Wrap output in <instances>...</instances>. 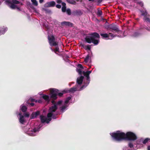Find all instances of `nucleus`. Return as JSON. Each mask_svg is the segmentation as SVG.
<instances>
[{"instance_id": "473e14b6", "label": "nucleus", "mask_w": 150, "mask_h": 150, "mask_svg": "<svg viewBox=\"0 0 150 150\" xmlns=\"http://www.w3.org/2000/svg\"><path fill=\"white\" fill-rule=\"evenodd\" d=\"M34 100V101H35L36 102H38V103H42V101L41 100Z\"/></svg>"}, {"instance_id": "c9c22d12", "label": "nucleus", "mask_w": 150, "mask_h": 150, "mask_svg": "<svg viewBox=\"0 0 150 150\" xmlns=\"http://www.w3.org/2000/svg\"><path fill=\"white\" fill-rule=\"evenodd\" d=\"M56 7L57 8H60L61 7V6L60 5L57 4L56 5Z\"/></svg>"}, {"instance_id": "f3484780", "label": "nucleus", "mask_w": 150, "mask_h": 150, "mask_svg": "<svg viewBox=\"0 0 150 150\" xmlns=\"http://www.w3.org/2000/svg\"><path fill=\"white\" fill-rule=\"evenodd\" d=\"M40 114L39 111H37L36 112H33L30 117L31 119H33L35 118Z\"/></svg>"}, {"instance_id": "ea45409f", "label": "nucleus", "mask_w": 150, "mask_h": 150, "mask_svg": "<svg viewBox=\"0 0 150 150\" xmlns=\"http://www.w3.org/2000/svg\"><path fill=\"white\" fill-rule=\"evenodd\" d=\"M102 0H98V2L99 3H100L102 1Z\"/></svg>"}, {"instance_id": "bb28decb", "label": "nucleus", "mask_w": 150, "mask_h": 150, "mask_svg": "<svg viewBox=\"0 0 150 150\" xmlns=\"http://www.w3.org/2000/svg\"><path fill=\"white\" fill-rule=\"evenodd\" d=\"M43 10L45 11L46 13H51V11L50 10L47 8H44L43 9Z\"/></svg>"}, {"instance_id": "5701e85b", "label": "nucleus", "mask_w": 150, "mask_h": 150, "mask_svg": "<svg viewBox=\"0 0 150 150\" xmlns=\"http://www.w3.org/2000/svg\"><path fill=\"white\" fill-rule=\"evenodd\" d=\"M108 35H109L108 39L111 40L113 38L115 37V35H114L113 34L111 33H109Z\"/></svg>"}, {"instance_id": "79ce46f5", "label": "nucleus", "mask_w": 150, "mask_h": 150, "mask_svg": "<svg viewBox=\"0 0 150 150\" xmlns=\"http://www.w3.org/2000/svg\"><path fill=\"white\" fill-rule=\"evenodd\" d=\"M148 150H150V146H149L148 147Z\"/></svg>"}, {"instance_id": "ddd939ff", "label": "nucleus", "mask_w": 150, "mask_h": 150, "mask_svg": "<svg viewBox=\"0 0 150 150\" xmlns=\"http://www.w3.org/2000/svg\"><path fill=\"white\" fill-rule=\"evenodd\" d=\"M56 3L55 1H52L47 2L45 4V6L49 7H54L55 6Z\"/></svg>"}, {"instance_id": "393cba45", "label": "nucleus", "mask_w": 150, "mask_h": 150, "mask_svg": "<svg viewBox=\"0 0 150 150\" xmlns=\"http://www.w3.org/2000/svg\"><path fill=\"white\" fill-rule=\"evenodd\" d=\"M83 48L86 50H90L91 49V46L90 45H87L84 46L83 47Z\"/></svg>"}, {"instance_id": "9b49d317", "label": "nucleus", "mask_w": 150, "mask_h": 150, "mask_svg": "<svg viewBox=\"0 0 150 150\" xmlns=\"http://www.w3.org/2000/svg\"><path fill=\"white\" fill-rule=\"evenodd\" d=\"M140 11L142 13V15L144 16V20L146 22L150 23V19L147 17L149 15L148 14L146 10H145V11L141 10Z\"/></svg>"}, {"instance_id": "7c9ffc66", "label": "nucleus", "mask_w": 150, "mask_h": 150, "mask_svg": "<svg viewBox=\"0 0 150 150\" xmlns=\"http://www.w3.org/2000/svg\"><path fill=\"white\" fill-rule=\"evenodd\" d=\"M149 140H150V139H149L148 138H146L143 141L142 143L144 144H145Z\"/></svg>"}, {"instance_id": "9d476101", "label": "nucleus", "mask_w": 150, "mask_h": 150, "mask_svg": "<svg viewBox=\"0 0 150 150\" xmlns=\"http://www.w3.org/2000/svg\"><path fill=\"white\" fill-rule=\"evenodd\" d=\"M16 114L17 115L19 116L18 118L19 122L21 124L25 125L26 123V120L25 117L23 115L21 114L19 112H16Z\"/></svg>"}, {"instance_id": "c85d7f7f", "label": "nucleus", "mask_w": 150, "mask_h": 150, "mask_svg": "<svg viewBox=\"0 0 150 150\" xmlns=\"http://www.w3.org/2000/svg\"><path fill=\"white\" fill-rule=\"evenodd\" d=\"M140 35V34L137 32H135L133 34V36L134 37H138Z\"/></svg>"}, {"instance_id": "6e6552de", "label": "nucleus", "mask_w": 150, "mask_h": 150, "mask_svg": "<svg viewBox=\"0 0 150 150\" xmlns=\"http://www.w3.org/2000/svg\"><path fill=\"white\" fill-rule=\"evenodd\" d=\"M6 4L11 8L15 9L17 7V5L14 4H20L22 5V4L20 3L19 1L16 0H6L5 1Z\"/></svg>"}, {"instance_id": "aec40b11", "label": "nucleus", "mask_w": 150, "mask_h": 150, "mask_svg": "<svg viewBox=\"0 0 150 150\" xmlns=\"http://www.w3.org/2000/svg\"><path fill=\"white\" fill-rule=\"evenodd\" d=\"M62 11L63 12H64L66 11V4L65 3L62 2Z\"/></svg>"}, {"instance_id": "cd10ccee", "label": "nucleus", "mask_w": 150, "mask_h": 150, "mask_svg": "<svg viewBox=\"0 0 150 150\" xmlns=\"http://www.w3.org/2000/svg\"><path fill=\"white\" fill-rule=\"evenodd\" d=\"M137 4H139L142 7L144 5L143 2L141 1H139L137 2Z\"/></svg>"}, {"instance_id": "a878e982", "label": "nucleus", "mask_w": 150, "mask_h": 150, "mask_svg": "<svg viewBox=\"0 0 150 150\" xmlns=\"http://www.w3.org/2000/svg\"><path fill=\"white\" fill-rule=\"evenodd\" d=\"M31 1L33 5L35 6H37L38 5V3L36 0H31Z\"/></svg>"}, {"instance_id": "f8f14e48", "label": "nucleus", "mask_w": 150, "mask_h": 150, "mask_svg": "<svg viewBox=\"0 0 150 150\" xmlns=\"http://www.w3.org/2000/svg\"><path fill=\"white\" fill-rule=\"evenodd\" d=\"M108 30L110 31L113 32V31L118 32L119 31L118 28L115 25H110L108 27Z\"/></svg>"}, {"instance_id": "72a5a7b5", "label": "nucleus", "mask_w": 150, "mask_h": 150, "mask_svg": "<svg viewBox=\"0 0 150 150\" xmlns=\"http://www.w3.org/2000/svg\"><path fill=\"white\" fill-rule=\"evenodd\" d=\"M144 28L146 29L148 31H150V28H149L148 27H147L146 26H145L144 27Z\"/></svg>"}, {"instance_id": "39448f33", "label": "nucleus", "mask_w": 150, "mask_h": 150, "mask_svg": "<svg viewBox=\"0 0 150 150\" xmlns=\"http://www.w3.org/2000/svg\"><path fill=\"white\" fill-rule=\"evenodd\" d=\"M100 37L99 34L97 33H91L86 37V41L88 43H93L94 45H97L99 43Z\"/></svg>"}, {"instance_id": "20e7f679", "label": "nucleus", "mask_w": 150, "mask_h": 150, "mask_svg": "<svg viewBox=\"0 0 150 150\" xmlns=\"http://www.w3.org/2000/svg\"><path fill=\"white\" fill-rule=\"evenodd\" d=\"M42 126V124H40L37 127H34L29 125H27L26 126L23 128V130L25 132L31 136H35L37 134Z\"/></svg>"}, {"instance_id": "4c0bfd02", "label": "nucleus", "mask_w": 150, "mask_h": 150, "mask_svg": "<svg viewBox=\"0 0 150 150\" xmlns=\"http://www.w3.org/2000/svg\"><path fill=\"white\" fill-rule=\"evenodd\" d=\"M16 8H17V9L19 11H21L20 8L19 7H18L17 6Z\"/></svg>"}, {"instance_id": "f03ea898", "label": "nucleus", "mask_w": 150, "mask_h": 150, "mask_svg": "<svg viewBox=\"0 0 150 150\" xmlns=\"http://www.w3.org/2000/svg\"><path fill=\"white\" fill-rule=\"evenodd\" d=\"M76 71L79 74H83L85 76L86 79H84L83 76H81L78 77L76 80V84L75 86L71 88L70 91H80L86 88L89 84L90 82L89 74L92 72V71H82V69L83 67L81 64H79L77 65Z\"/></svg>"}, {"instance_id": "412c9836", "label": "nucleus", "mask_w": 150, "mask_h": 150, "mask_svg": "<svg viewBox=\"0 0 150 150\" xmlns=\"http://www.w3.org/2000/svg\"><path fill=\"white\" fill-rule=\"evenodd\" d=\"M42 98L46 101L49 102L50 101V97L49 96L43 95L42 96Z\"/></svg>"}, {"instance_id": "c756f323", "label": "nucleus", "mask_w": 150, "mask_h": 150, "mask_svg": "<svg viewBox=\"0 0 150 150\" xmlns=\"http://www.w3.org/2000/svg\"><path fill=\"white\" fill-rule=\"evenodd\" d=\"M66 11L67 14L69 15H70L71 14V10L69 8H67L66 10Z\"/></svg>"}, {"instance_id": "c03bdc74", "label": "nucleus", "mask_w": 150, "mask_h": 150, "mask_svg": "<svg viewBox=\"0 0 150 150\" xmlns=\"http://www.w3.org/2000/svg\"><path fill=\"white\" fill-rule=\"evenodd\" d=\"M89 1H93L94 0H88Z\"/></svg>"}, {"instance_id": "a211bd4d", "label": "nucleus", "mask_w": 150, "mask_h": 150, "mask_svg": "<svg viewBox=\"0 0 150 150\" xmlns=\"http://www.w3.org/2000/svg\"><path fill=\"white\" fill-rule=\"evenodd\" d=\"M20 110H21L22 112H26L27 110V108L24 104H22L20 106Z\"/></svg>"}, {"instance_id": "7ed1b4c3", "label": "nucleus", "mask_w": 150, "mask_h": 150, "mask_svg": "<svg viewBox=\"0 0 150 150\" xmlns=\"http://www.w3.org/2000/svg\"><path fill=\"white\" fill-rule=\"evenodd\" d=\"M115 140L120 142L124 140L134 141L137 139L136 135L134 133L129 132L126 134L120 131L110 134Z\"/></svg>"}, {"instance_id": "4468645a", "label": "nucleus", "mask_w": 150, "mask_h": 150, "mask_svg": "<svg viewBox=\"0 0 150 150\" xmlns=\"http://www.w3.org/2000/svg\"><path fill=\"white\" fill-rule=\"evenodd\" d=\"M7 30L8 28L6 27L3 26L0 27V35L4 34Z\"/></svg>"}, {"instance_id": "2eb2a0df", "label": "nucleus", "mask_w": 150, "mask_h": 150, "mask_svg": "<svg viewBox=\"0 0 150 150\" xmlns=\"http://www.w3.org/2000/svg\"><path fill=\"white\" fill-rule=\"evenodd\" d=\"M61 24L62 25H65L68 26H72L73 24L69 22L63 21L61 23Z\"/></svg>"}, {"instance_id": "e433bc0d", "label": "nucleus", "mask_w": 150, "mask_h": 150, "mask_svg": "<svg viewBox=\"0 0 150 150\" xmlns=\"http://www.w3.org/2000/svg\"><path fill=\"white\" fill-rule=\"evenodd\" d=\"M57 2L58 4H60L62 2V1L61 0H57Z\"/></svg>"}, {"instance_id": "423d86ee", "label": "nucleus", "mask_w": 150, "mask_h": 150, "mask_svg": "<svg viewBox=\"0 0 150 150\" xmlns=\"http://www.w3.org/2000/svg\"><path fill=\"white\" fill-rule=\"evenodd\" d=\"M71 88L69 90H64L61 92H59V91L56 88H50V98L53 99H56L57 98V96L58 95L59 97L62 96L64 93H73L75 91H71L70 90Z\"/></svg>"}, {"instance_id": "f257e3e1", "label": "nucleus", "mask_w": 150, "mask_h": 150, "mask_svg": "<svg viewBox=\"0 0 150 150\" xmlns=\"http://www.w3.org/2000/svg\"><path fill=\"white\" fill-rule=\"evenodd\" d=\"M71 98V97L69 96L66 99L64 102L62 100H60L57 103H54V101L52 100V103L54 105L50 108L47 117L43 115L40 116V119L42 123H46L48 124L52 120L51 117H52L54 119L56 118V115L58 114L57 112L56 111L57 109V105L61 106L59 108L61 112H65L67 109V107L69 105L68 103Z\"/></svg>"}, {"instance_id": "58836bf2", "label": "nucleus", "mask_w": 150, "mask_h": 150, "mask_svg": "<svg viewBox=\"0 0 150 150\" xmlns=\"http://www.w3.org/2000/svg\"><path fill=\"white\" fill-rule=\"evenodd\" d=\"M44 1V0H39V3H42Z\"/></svg>"}, {"instance_id": "0eeeda50", "label": "nucleus", "mask_w": 150, "mask_h": 150, "mask_svg": "<svg viewBox=\"0 0 150 150\" xmlns=\"http://www.w3.org/2000/svg\"><path fill=\"white\" fill-rule=\"evenodd\" d=\"M48 42L51 46H55V49L54 50L51 47L50 49L52 51H54L55 53L57 52H59V48L58 46V42L55 41L54 37L53 35H48Z\"/></svg>"}, {"instance_id": "1a4fd4ad", "label": "nucleus", "mask_w": 150, "mask_h": 150, "mask_svg": "<svg viewBox=\"0 0 150 150\" xmlns=\"http://www.w3.org/2000/svg\"><path fill=\"white\" fill-rule=\"evenodd\" d=\"M141 141V139H138L136 142V144H135L134 145L131 142H129L128 144V146L130 148H132L133 150H136L139 147L138 145L140 144V143Z\"/></svg>"}, {"instance_id": "b1692460", "label": "nucleus", "mask_w": 150, "mask_h": 150, "mask_svg": "<svg viewBox=\"0 0 150 150\" xmlns=\"http://www.w3.org/2000/svg\"><path fill=\"white\" fill-rule=\"evenodd\" d=\"M66 1L68 3L72 4H74L76 3V2L74 0H66Z\"/></svg>"}, {"instance_id": "dca6fc26", "label": "nucleus", "mask_w": 150, "mask_h": 150, "mask_svg": "<svg viewBox=\"0 0 150 150\" xmlns=\"http://www.w3.org/2000/svg\"><path fill=\"white\" fill-rule=\"evenodd\" d=\"M92 55V53L91 52H89L88 54L87 55L84 59V61L85 62H87L89 59H90Z\"/></svg>"}, {"instance_id": "f704fd0d", "label": "nucleus", "mask_w": 150, "mask_h": 150, "mask_svg": "<svg viewBox=\"0 0 150 150\" xmlns=\"http://www.w3.org/2000/svg\"><path fill=\"white\" fill-rule=\"evenodd\" d=\"M24 115L25 117H28L29 116V114L28 113H25Z\"/></svg>"}, {"instance_id": "2f4dec72", "label": "nucleus", "mask_w": 150, "mask_h": 150, "mask_svg": "<svg viewBox=\"0 0 150 150\" xmlns=\"http://www.w3.org/2000/svg\"><path fill=\"white\" fill-rule=\"evenodd\" d=\"M97 14L98 16H100L102 15V12L101 11L98 10L97 12Z\"/></svg>"}, {"instance_id": "a19ab883", "label": "nucleus", "mask_w": 150, "mask_h": 150, "mask_svg": "<svg viewBox=\"0 0 150 150\" xmlns=\"http://www.w3.org/2000/svg\"><path fill=\"white\" fill-rule=\"evenodd\" d=\"M34 103H32L30 104V105L31 106H33L34 105Z\"/></svg>"}, {"instance_id": "4be33fe9", "label": "nucleus", "mask_w": 150, "mask_h": 150, "mask_svg": "<svg viewBox=\"0 0 150 150\" xmlns=\"http://www.w3.org/2000/svg\"><path fill=\"white\" fill-rule=\"evenodd\" d=\"M73 13L74 14V15H81L82 14V12L80 11H77L76 10L75 11H74L73 12Z\"/></svg>"}, {"instance_id": "37998d69", "label": "nucleus", "mask_w": 150, "mask_h": 150, "mask_svg": "<svg viewBox=\"0 0 150 150\" xmlns=\"http://www.w3.org/2000/svg\"><path fill=\"white\" fill-rule=\"evenodd\" d=\"M42 93L41 92H40L39 93V94L40 95H42Z\"/></svg>"}, {"instance_id": "6ab92c4d", "label": "nucleus", "mask_w": 150, "mask_h": 150, "mask_svg": "<svg viewBox=\"0 0 150 150\" xmlns=\"http://www.w3.org/2000/svg\"><path fill=\"white\" fill-rule=\"evenodd\" d=\"M100 35L103 38H106V39H108L109 35L107 33H101Z\"/></svg>"}]
</instances>
